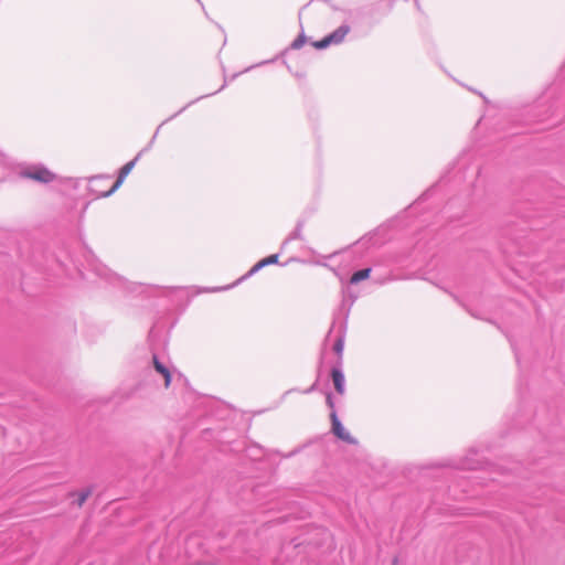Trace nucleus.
I'll return each mask as SVG.
<instances>
[{
	"mask_svg": "<svg viewBox=\"0 0 565 565\" xmlns=\"http://www.w3.org/2000/svg\"><path fill=\"white\" fill-rule=\"evenodd\" d=\"M331 376H332V381H333L335 391L339 394H343L344 393V375L342 374V372L338 369H333L331 372Z\"/></svg>",
	"mask_w": 565,
	"mask_h": 565,
	"instance_id": "obj_5",
	"label": "nucleus"
},
{
	"mask_svg": "<svg viewBox=\"0 0 565 565\" xmlns=\"http://www.w3.org/2000/svg\"><path fill=\"white\" fill-rule=\"evenodd\" d=\"M136 164V159L135 160H131L129 162H127L119 171V175L116 180V182L114 183V185L105 193H103V196L106 198V196H109L110 194H113L117 189L120 188V185L124 183L125 179L127 178V175L131 172V170L134 169Z\"/></svg>",
	"mask_w": 565,
	"mask_h": 565,
	"instance_id": "obj_3",
	"label": "nucleus"
},
{
	"mask_svg": "<svg viewBox=\"0 0 565 565\" xmlns=\"http://www.w3.org/2000/svg\"><path fill=\"white\" fill-rule=\"evenodd\" d=\"M153 366L156 371L164 377V386L168 388L171 383L170 371L157 359V356H153Z\"/></svg>",
	"mask_w": 565,
	"mask_h": 565,
	"instance_id": "obj_6",
	"label": "nucleus"
},
{
	"mask_svg": "<svg viewBox=\"0 0 565 565\" xmlns=\"http://www.w3.org/2000/svg\"><path fill=\"white\" fill-rule=\"evenodd\" d=\"M334 350L338 352V353H341L342 351V343L341 341H338L334 345Z\"/></svg>",
	"mask_w": 565,
	"mask_h": 565,
	"instance_id": "obj_11",
	"label": "nucleus"
},
{
	"mask_svg": "<svg viewBox=\"0 0 565 565\" xmlns=\"http://www.w3.org/2000/svg\"><path fill=\"white\" fill-rule=\"evenodd\" d=\"M371 275V268H364V269H361V270H358L355 271L351 278H350V282L351 284H358L364 279H367Z\"/></svg>",
	"mask_w": 565,
	"mask_h": 565,
	"instance_id": "obj_7",
	"label": "nucleus"
},
{
	"mask_svg": "<svg viewBox=\"0 0 565 565\" xmlns=\"http://www.w3.org/2000/svg\"><path fill=\"white\" fill-rule=\"evenodd\" d=\"M278 262V255H270L262 260H259L250 270V273H255L264 266L276 264Z\"/></svg>",
	"mask_w": 565,
	"mask_h": 565,
	"instance_id": "obj_8",
	"label": "nucleus"
},
{
	"mask_svg": "<svg viewBox=\"0 0 565 565\" xmlns=\"http://www.w3.org/2000/svg\"><path fill=\"white\" fill-rule=\"evenodd\" d=\"M331 422H332V431L339 439L344 440L347 443L354 441V439L352 438L350 433L342 426V424L338 419L335 413L331 414Z\"/></svg>",
	"mask_w": 565,
	"mask_h": 565,
	"instance_id": "obj_4",
	"label": "nucleus"
},
{
	"mask_svg": "<svg viewBox=\"0 0 565 565\" xmlns=\"http://www.w3.org/2000/svg\"><path fill=\"white\" fill-rule=\"evenodd\" d=\"M89 494H90L89 490L82 491L81 493H78L77 505L79 508L83 507V504L86 502V500L89 497Z\"/></svg>",
	"mask_w": 565,
	"mask_h": 565,
	"instance_id": "obj_9",
	"label": "nucleus"
},
{
	"mask_svg": "<svg viewBox=\"0 0 565 565\" xmlns=\"http://www.w3.org/2000/svg\"><path fill=\"white\" fill-rule=\"evenodd\" d=\"M302 45V40L298 39L292 43V47L299 49Z\"/></svg>",
	"mask_w": 565,
	"mask_h": 565,
	"instance_id": "obj_10",
	"label": "nucleus"
},
{
	"mask_svg": "<svg viewBox=\"0 0 565 565\" xmlns=\"http://www.w3.org/2000/svg\"><path fill=\"white\" fill-rule=\"evenodd\" d=\"M349 31H350V28L348 25H342V26L338 28L331 34L323 38L322 40L315 41L312 43V46L317 50H322V49L328 47L331 44H339L344 40V38L349 33Z\"/></svg>",
	"mask_w": 565,
	"mask_h": 565,
	"instance_id": "obj_1",
	"label": "nucleus"
},
{
	"mask_svg": "<svg viewBox=\"0 0 565 565\" xmlns=\"http://www.w3.org/2000/svg\"><path fill=\"white\" fill-rule=\"evenodd\" d=\"M21 175L42 183H50L55 180V174L46 168L34 167L22 171Z\"/></svg>",
	"mask_w": 565,
	"mask_h": 565,
	"instance_id": "obj_2",
	"label": "nucleus"
}]
</instances>
